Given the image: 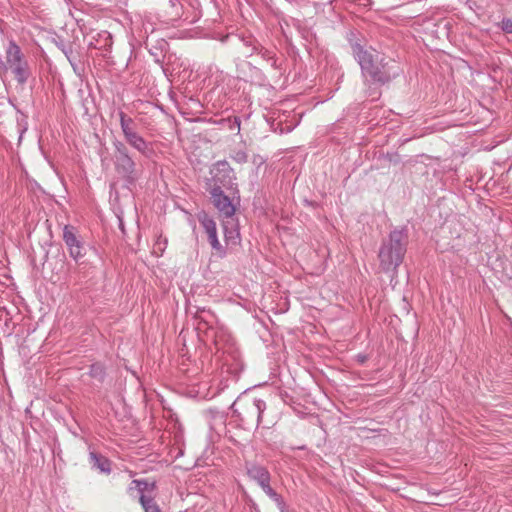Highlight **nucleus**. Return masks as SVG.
<instances>
[{"label":"nucleus","instance_id":"17","mask_svg":"<svg viewBox=\"0 0 512 512\" xmlns=\"http://www.w3.org/2000/svg\"><path fill=\"white\" fill-rule=\"evenodd\" d=\"M89 375L99 382H103L106 376V370L103 364L93 363L89 369Z\"/></svg>","mask_w":512,"mask_h":512},{"label":"nucleus","instance_id":"3","mask_svg":"<svg viewBox=\"0 0 512 512\" xmlns=\"http://www.w3.org/2000/svg\"><path fill=\"white\" fill-rule=\"evenodd\" d=\"M408 235L404 228L392 230L384 239L378 253L380 267L385 272L395 271L403 262Z\"/></svg>","mask_w":512,"mask_h":512},{"label":"nucleus","instance_id":"10","mask_svg":"<svg viewBox=\"0 0 512 512\" xmlns=\"http://www.w3.org/2000/svg\"><path fill=\"white\" fill-rule=\"evenodd\" d=\"M224 237L227 244L236 245L240 242V232L238 229V221L235 218L225 219L222 223Z\"/></svg>","mask_w":512,"mask_h":512},{"label":"nucleus","instance_id":"23","mask_svg":"<svg viewBox=\"0 0 512 512\" xmlns=\"http://www.w3.org/2000/svg\"><path fill=\"white\" fill-rule=\"evenodd\" d=\"M231 157L235 162L240 163V164L245 163L248 160V155L243 150L234 152V154Z\"/></svg>","mask_w":512,"mask_h":512},{"label":"nucleus","instance_id":"11","mask_svg":"<svg viewBox=\"0 0 512 512\" xmlns=\"http://www.w3.org/2000/svg\"><path fill=\"white\" fill-rule=\"evenodd\" d=\"M155 489L156 482L154 481L150 482L147 479H134L128 487V493L134 496V492L136 491L139 497L140 495H151Z\"/></svg>","mask_w":512,"mask_h":512},{"label":"nucleus","instance_id":"22","mask_svg":"<svg viewBox=\"0 0 512 512\" xmlns=\"http://www.w3.org/2000/svg\"><path fill=\"white\" fill-rule=\"evenodd\" d=\"M244 45L246 47H250L251 48V53L250 55H252L254 53V51L256 50V47L255 46H259L260 43L252 36H248L246 38H243L242 39Z\"/></svg>","mask_w":512,"mask_h":512},{"label":"nucleus","instance_id":"15","mask_svg":"<svg viewBox=\"0 0 512 512\" xmlns=\"http://www.w3.org/2000/svg\"><path fill=\"white\" fill-rule=\"evenodd\" d=\"M138 500L144 512H161L159 505L152 495H140Z\"/></svg>","mask_w":512,"mask_h":512},{"label":"nucleus","instance_id":"19","mask_svg":"<svg viewBox=\"0 0 512 512\" xmlns=\"http://www.w3.org/2000/svg\"><path fill=\"white\" fill-rule=\"evenodd\" d=\"M209 244L211 245L212 250L214 251L215 255H217L220 258H223L226 256V249L225 247L220 243L218 239V235L208 240Z\"/></svg>","mask_w":512,"mask_h":512},{"label":"nucleus","instance_id":"18","mask_svg":"<svg viewBox=\"0 0 512 512\" xmlns=\"http://www.w3.org/2000/svg\"><path fill=\"white\" fill-rule=\"evenodd\" d=\"M262 489L265 492V494L269 496L277 504L280 510L283 511L285 505L283 498L270 486V482L264 485Z\"/></svg>","mask_w":512,"mask_h":512},{"label":"nucleus","instance_id":"26","mask_svg":"<svg viewBox=\"0 0 512 512\" xmlns=\"http://www.w3.org/2000/svg\"><path fill=\"white\" fill-rule=\"evenodd\" d=\"M235 123L237 124L238 128H240V120L238 118H235Z\"/></svg>","mask_w":512,"mask_h":512},{"label":"nucleus","instance_id":"16","mask_svg":"<svg viewBox=\"0 0 512 512\" xmlns=\"http://www.w3.org/2000/svg\"><path fill=\"white\" fill-rule=\"evenodd\" d=\"M119 120L123 136L133 130H137L135 121L123 111L119 112Z\"/></svg>","mask_w":512,"mask_h":512},{"label":"nucleus","instance_id":"12","mask_svg":"<svg viewBox=\"0 0 512 512\" xmlns=\"http://www.w3.org/2000/svg\"><path fill=\"white\" fill-rule=\"evenodd\" d=\"M246 468L248 476L255 480L261 488L270 482V473L264 466L251 463L247 464Z\"/></svg>","mask_w":512,"mask_h":512},{"label":"nucleus","instance_id":"24","mask_svg":"<svg viewBox=\"0 0 512 512\" xmlns=\"http://www.w3.org/2000/svg\"><path fill=\"white\" fill-rule=\"evenodd\" d=\"M69 63L72 66L74 72H76L77 74H80V72L82 71V68L80 65L79 55L74 57L73 62H69Z\"/></svg>","mask_w":512,"mask_h":512},{"label":"nucleus","instance_id":"9","mask_svg":"<svg viewBox=\"0 0 512 512\" xmlns=\"http://www.w3.org/2000/svg\"><path fill=\"white\" fill-rule=\"evenodd\" d=\"M124 139L126 141L125 144H128L139 153H141L145 157H150L153 154L152 144L146 141L137 130H133L130 133L124 135Z\"/></svg>","mask_w":512,"mask_h":512},{"label":"nucleus","instance_id":"4","mask_svg":"<svg viewBox=\"0 0 512 512\" xmlns=\"http://www.w3.org/2000/svg\"><path fill=\"white\" fill-rule=\"evenodd\" d=\"M112 160L118 177L124 182L125 187L133 186L141 176L142 170L130 154L127 145L119 140L113 141Z\"/></svg>","mask_w":512,"mask_h":512},{"label":"nucleus","instance_id":"14","mask_svg":"<svg viewBox=\"0 0 512 512\" xmlns=\"http://www.w3.org/2000/svg\"><path fill=\"white\" fill-rule=\"evenodd\" d=\"M89 461L92 468L98 469L101 473L110 474L111 461L100 453L90 451Z\"/></svg>","mask_w":512,"mask_h":512},{"label":"nucleus","instance_id":"1","mask_svg":"<svg viewBox=\"0 0 512 512\" xmlns=\"http://www.w3.org/2000/svg\"><path fill=\"white\" fill-rule=\"evenodd\" d=\"M351 47L365 81L383 85L398 76L396 62L393 59L374 49H365L359 43H353Z\"/></svg>","mask_w":512,"mask_h":512},{"label":"nucleus","instance_id":"13","mask_svg":"<svg viewBox=\"0 0 512 512\" xmlns=\"http://www.w3.org/2000/svg\"><path fill=\"white\" fill-rule=\"evenodd\" d=\"M198 222L204 229L207 239L210 240L211 238L217 236V226L214 219L205 211H200L196 215Z\"/></svg>","mask_w":512,"mask_h":512},{"label":"nucleus","instance_id":"6","mask_svg":"<svg viewBox=\"0 0 512 512\" xmlns=\"http://www.w3.org/2000/svg\"><path fill=\"white\" fill-rule=\"evenodd\" d=\"M63 241L68 249L69 255L79 265L87 264L85 256L87 254V247L77 229L72 225H65L63 228Z\"/></svg>","mask_w":512,"mask_h":512},{"label":"nucleus","instance_id":"8","mask_svg":"<svg viewBox=\"0 0 512 512\" xmlns=\"http://www.w3.org/2000/svg\"><path fill=\"white\" fill-rule=\"evenodd\" d=\"M212 203L219 212L220 217L225 219L234 218L236 207L229 196H227L223 189L219 187H211L209 189Z\"/></svg>","mask_w":512,"mask_h":512},{"label":"nucleus","instance_id":"7","mask_svg":"<svg viewBox=\"0 0 512 512\" xmlns=\"http://www.w3.org/2000/svg\"><path fill=\"white\" fill-rule=\"evenodd\" d=\"M213 185L211 187H219L220 189H232L236 179L234 170L225 160L217 161L211 170Z\"/></svg>","mask_w":512,"mask_h":512},{"label":"nucleus","instance_id":"2","mask_svg":"<svg viewBox=\"0 0 512 512\" xmlns=\"http://www.w3.org/2000/svg\"><path fill=\"white\" fill-rule=\"evenodd\" d=\"M266 408L265 401L246 392L241 394L230 406L232 417L236 418L245 429L257 428L260 425L269 428L272 421L265 420Z\"/></svg>","mask_w":512,"mask_h":512},{"label":"nucleus","instance_id":"25","mask_svg":"<svg viewBox=\"0 0 512 512\" xmlns=\"http://www.w3.org/2000/svg\"><path fill=\"white\" fill-rule=\"evenodd\" d=\"M359 362L363 363L366 360L365 356L358 355Z\"/></svg>","mask_w":512,"mask_h":512},{"label":"nucleus","instance_id":"5","mask_svg":"<svg viewBox=\"0 0 512 512\" xmlns=\"http://www.w3.org/2000/svg\"><path fill=\"white\" fill-rule=\"evenodd\" d=\"M5 53L6 64L11 69L15 79L19 84H25L30 77V69L20 47L15 41L10 40Z\"/></svg>","mask_w":512,"mask_h":512},{"label":"nucleus","instance_id":"21","mask_svg":"<svg viewBox=\"0 0 512 512\" xmlns=\"http://www.w3.org/2000/svg\"><path fill=\"white\" fill-rule=\"evenodd\" d=\"M256 50L254 53H258L261 55V57L267 61H272V66L276 67V60L274 59L275 54L263 47L261 44L259 46H255Z\"/></svg>","mask_w":512,"mask_h":512},{"label":"nucleus","instance_id":"20","mask_svg":"<svg viewBox=\"0 0 512 512\" xmlns=\"http://www.w3.org/2000/svg\"><path fill=\"white\" fill-rule=\"evenodd\" d=\"M57 47L62 51L69 62H73L74 57L78 56V53L74 51L72 44H57Z\"/></svg>","mask_w":512,"mask_h":512}]
</instances>
